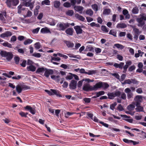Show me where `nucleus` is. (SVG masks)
<instances>
[{"label":"nucleus","instance_id":"f257e3e1","mask_svg":"<svg viewBox=\"0 0 146 146\" xmlns=\"http://www.w3.org/2000/svg\"><path fill=\"white\" fill-rule=\"evenodd\" d=\"M139 17L137 19V21L138 23V26L142 27L145 24L144 21H146V15L144 13L140 14L139 16Z\"/></svg>","mask_w":146,"mask_h":146},{"label":"nucleus","instance_id":"f03ea898","mask_svg":"<svg viewBox=\"0 0 146 146\" xmlns=\"http://www.w3.org/2000/svg\"><path fill=\"white\" fill-rule=\"evenodd\" d=\"M0 54L2 56L5 57L8 61L10 60L13 57V55L11 52H7L5 51H1Z\"/></svg>","mask_w":146,"mask_h":146},{"label":"nucleus","instance_id":"7ed1b4c3","mask_svg":"<svg viewBox=\"0 0 146 146\" xmlns=\"http://www.w3.org/2000/svg\"><path fill=\"white\" fill-rule=\"evenodd\" d=\"M120 94L121 93L120 92L118 91L112 93H109L108 95L109 99H113L116 96L119 97Z\"/></svg>","mask_w":146,"mask_h":146},{"label":"nucleus","instance_id":"20e7f679","mask_svg":"<svg viewBox=\"0 0 146 146\" xmlns=\"http://www.w3.org/2000/svg\"><path fill=\"white\" fill-rule=\"evenodd\" d=\"M70 24L68 23H60L58 24L57 25V27L59 28V29L61 31H64L67 28L70 26Z\"/></svg>","mask_w":146,"mask_h":146},{"label":"nucleus","instance_id":"39448f33","mask_svg":"<svg viewBox=\"0 0 146 146\" xmlns=\"http://www.w3.org/2000/svg\"><path fill=\"white\" fill-rule=\"evenodd\" d=\"M34 3L35 1L33 0L23 2L24 5L27 7H29L31 10H32L33 8Z\"/></svg>","mask_w":146,"mask_h":146},{"label":"nucleus","instance_id":"423d86ee","mask_svg":"<svg viewBox=\"0 0 146 146\" xmlns=\"http://www.w3.org/2000/svg\"><path fill=\"white\" fill-rule=\"evenodd\" d=\"M45 91L47 92L50 95H56L61 97V95L59 94L57 90L53 89H51L50 91L47 90H45Z\"/></svg>","mask_w":146,"mask_h":146},{"label":"nucleus","instance_id":"0eeeda50","mask_svg":"<svg viewBox=\"0 0 146 146\" xmlns=\"http://www.w3.org/2000/svg\"><path fill=\"white\" fill-rule=\"evenodd\" d=\"M83 90L86 91L93 90L92 86H90L88 83L84 84L83 87Z\"/></svg>","mask_w":146,"mask_h":146},{"label":"nucleus","instance_id":"6e6552de","mask_svg":"<svg viewBox=\"0 0 146 146\" xmlns=\"http://www.w3.org/2000/svg\"><path fill=\"white\" fill-rule=\"evenodd\" d=\"M135 103H133L134 104H140V102L142 100V96H141L138 95L135 97L134 99Z\"/></svg>","mask_w":146,"mask_h":146},{"label":"nucleus","instance_id":"1a4fd4ad","mask_svg":"<svg viewBox=\"0 0 146 146\" xmlns=\"http://www.w3.org/2000/svg\"><path fill=\"white\" fill-rule=\"evenodd\" d=\"M74 29L77 35L80 34L82 33L83 30L79 26L77 25L74 27Z\"/></svg>","mask_w":146,"mask_h":146},{"label":"nucleus","instance_id":"9d476101","mask_svg":"<svg viewBox=\"0 0 146 146\" xmlns=\"http://www.w3.org/2000/svg\"><path fill=\"white\" fill-rule=\"evenodd\" d=\"M121 116L122 117L125 118L123 119L124 120L127 121L130 123H132L133 122V119L129 118L130 117L126 115H121Z\"/></svg>","mask_w":146,"mask_h":146},{"label":"nucleus","instance_id":"9b49d317","mask_svg":"<svg viewBox=\"0 0 146 146\" xmlns=\"http://www.w3.org/2000/svg\"><path fill=\"white\" fill-rule=\"evenodd\" d=\"M102 82H99L97 83L93 86H92V90H96L98 88H102Z\"/></svg>","mask_w":146,"mask_h":146},{"label":"nucleus","instance_id":"f8f14e48","mask_svg":"<svg viewBox=\"0 0 146 146\" xmlns=\"http://www.w3.org/2000/svg\"><path fill=\"white\" fill-rule=\"evenodd\" d=\"M74 10L79 12L80 13L82 14V11L84 9V8L82 6H75L74 7Z\"/></svg>","mask_w":146,"mask_h":146},{"label":"nucleus","instance_id":"ddd939ff","mask_svg":"<svg viewBox=\"0 0 146 146\" xmlns=\"http://www.w3.org/2000/svg\"><path fill=\"white\" fill-rule=\"evenodd\" d=\"M77 85V82L72 80L70 84V86L71 89H74L76 88Z\"/></svg>","mask_w":146,"mask_h":146},{"label":"nucleus","instance_id":"4468645a","mask_svg":"<svg viewBox=\"0 0 146 146\" xmlns=\"http://www.w3.org/2000/svg\"><path fill=\"white\" fill-rule=\"evenodd\" d=\"M12 34L10 31H7L4 33H2L0 35V36L1 38H5V37H8L11 36Z\"/></svg>","mask_w":146,"mask_h":146},{"label":"nucleus","instance_id":"2eb2a0df","mask_svg":"<svg viewBox=\"0 0 146 146\" xmlns=\"http://www.w3.org/2000/svg\"><path fill=\"white\" fill-rule=\"evenodd\" d=\"M73 29L71 28H68L65 31L67 35L70 36H72L73 35Z\"/></svg>","mask_w":146,"mask_h":146},{"label":"nucleus","instance_id":"dca6fc26","mask_svg":"<svg viewBox=\"0 0 146 146\" xmlns=\"http://www.w3.org/2000/svg\"><path fill=\"white\" fill-rule=\"evenodd\" d=\"M53 73V71L52 70H46L44 72V75L46 77L48 78L50 74H52Z\"/></svg>","mask_w":146,"mask_h":146},{"label":"nucleus","instance_id":"f3484780","mask_svg":"<svg viewBox=\"0 0 146 146\" xmlns=\"http://www.w3.org/2000/svg\"><path fill=\"white\" fill-rule=\"evenodd\" d=\"M125 82L126 84H130L131 83L135 84L137 83V81H136L135 79H127L125 80Z\"/></svg>","mask_w":146,"mask_h":146},{"label":"nucleus","instance_id":"a211bd4d","mask_svg":"<svg viewBox=\"0 0 146 146\" xmlns=\"http://www.w3.org/2000/svg\"><path fill=\"white\" fill-rule=\"evenodd\" d=\"M136 108L135 110L136 111L140 112L143 111V107L141 106L140 104H136Z\"/></svg>","mask_w":146,"mask_h":146},{"label":"nucleus","instance_id":"6ab92c4d","mask_svg":"<svg viewBox=\"0 0 146 146\" xmlns=\"http://www.w3.org/2000/svg\"><path fill=\"white\" fill-rule=\"evenodd\" d=\"M75 17L78 20L82 21H84L85 19L83 16L80 15L78 14H76L75 15Z\"/></svg>","mask_w":146,"mask_h":146},{"label":"nucleus","instance_id":"aec40b11","mask_svg":"<svg viewBox=\"0 0 146 146\" xmlns=\"http://www.w3.org/2000/svg\"><path fill=\"white\" fill-rule=\"evenodd\" d=\"M40 31L42 33H51L49 29L46 27H45L42 29Z\"/></svg>","mask_w":146,"mask_h":146},{"label":"nucleus","instance_id":"412c9836","mask_svg":"<svg viewBox=\"0 0 146 146\" xmlns=\"http://www.w3.org/2000/svg\"><path fill=\"white\" fill-rule=\"evenodd\" d=\"M25 108L30 111V112L33 114H34L35 113V110L34 108H32L30 106H27Z\"/></svg>","mask_w":146,"mask_h":146},{"label":"nucleus","instance_id":"4be33fe9","mask_svg":"<svg viewBox=\"0 0 146 146\" xmlns=\"http://www.w3.org/2000/svg\"><path fill=\"white\" fill-rule=\"evenodd\" d=\"M53 3L54 7L56 9L59 8L61 4L60 1H55Z\"/></svg>","mask_w":146,"mask_h":146},{"label":"nucleus","instance_id":"5701e85b","mask_svg":"<svg viewBox=\"0 0 146 146\" xmlns=\"http://www.w3.org/2000/svg\"><path fill=\"white\" fill-rule=\"evenodd\" d=\"M123 14L125 15L126 19H129L130 17V16L129 14L128 11L126 9H124L123 10Z\"/></svg>","mask_w":146,"mask_h":146},{"label":"nucleus","instance_id":"b1692460","mask_svg":"<svg viewBox=\"0 0 146 146\" xmlns=\"http://www.w3.org/2000/svg\"><path fill=\"white\" fill-rule=\"evenodd\" d=\"M27 69L28 71L34 72L36 70V68L34 66L31 65L28 66L27 67Z\"/></svg>","mask_w":146,"mask_h":146},{"label":"nucleus","instance_id":"393cba45","mask_svg":"<svg viewBox=\"0 0 146 146\" xmlns=\"http://www.w3.org/2000/svg\"><path fill=\"white\" fill-rule=\"evenodd\" d=\"M16 90L18 94L20 93L23 89L22 85H18L16 87Z\"/></svg>","mask_w":146,"mask_h":146},{"label":"nucleus","instance_id":"a878e982","mask_svg":"<svg viewBox=\"0 0 146 146\" xmlns=\"http://www.w3.org/2000/svg\"><path fill=\"white\" fill-rule=\"evenodd\" d=\"M124 65V63L123 62H121L119 64L115 63L114 64V66L116 68H119L120 69H122Z\"/></svg>","mask_w":146,"mask_h":146},{"label":"nucleus","instance_id":"bb28decb","mask_svg":"<svg viewBox=\"0 0 146 146\" xmlns=\"http://www.w3.org/2000/svg\"><path fill=\"white\" fill-rule=\"evenodd\" d=\"M51 77L52 79L55 80L58 82H59L60 81V76H59L52 75L51 76Z\"/></svg>","mask_w":146,"mask_h":146},{"label":"nucleus","instance_id":"cd10ccee","mask_svg":"<svg viewBox=\"0 0 146 146\" xmlns=\"http://www.w3.org/2000/svg\"><path fill=\"white\" fill-rule=\"evenodd\" d=\"M64 42L68 48H72L74 46V44L70 41L65 40Z\"/></svg>","mask_w":146,"mask_h":146},{"label":"nucleus","instance_id":"c85d7f7f","mask_svg":"<svg viewBox=\"0 0 146 146\" xmlns=\"http://www.w3.org/2000/svg\"><path fill=\"white\" fill-rule=\"evenodd\" d=\"M86 14L91 16L92 15L93 13V12L92 10L90 9H87L85 11Z\"/></svg>","mask_w":146,"mask_h":146},{"label":"nucleus","instance_id":"c756f323","mask_svg":"<svg viewBox=\"0 0 146 146\" xmlns=\"http://www.w3.org/2000/svg\"><path fill=\"white\" fill-rule=\"evenodd\" d=\"M48 23L52 26H54L55 25V21L51 18H50L48 21Z\"/></svg>","mask_w":146,"mask_h":146},{"label":"nucleus","instance_id":"7c9ffc66","mask_svg":"<svg viewBox=\"0 0 146 146\" xmlns=\"http://www.w3.org/2000/svg\"><path fill=\"white\" fill-rule=\"evenodd\" d=\"M116 27L117 28H124L127 27V25L123 23H119L117 25Z\"/></svg>","mask_w":146,"mask_h":146},{"label":"nucleus","instance_id":"2f4dec72","mask_svg":"<svg viewBox=\"0 0 146 146\" xmlns=\"http://www.w3.org/2000/svg\"><path fill=\"white\" fill-rule=\"evenodd\" d=\"M46 69L43 67L39 68H38L36 71V73H38L43 72Z\"/></svg>","mask_w":146,"mask_h":146},{"label":"nucleus","instance_id":"473e14b6","mask_svg":"<svg viewBox=\"0 0 146 146\" xmlns=\"http://www.w3.org/2000/svg\"><path fill=\"white\" fill-rule=\"evenodd\" d=\"M135 108V106L134 105L130 104L127 107V109L128 110L131 111H132Z\"/></svg>","mask_w":146,"mask_h":146},{"label":"nucleus","instance_id":"72a5a7b5","mask_svg":"<svg viewBox=\"0 0 146 146\" xmlns=\"http://www.w3.org/2000/svg\"><path fill=\"white\" fill-rule=\"evenodd\" d=\"M139 9L137 7H134L132 10V13L134 14H137L139 12Z\"/></svg>","mask_w":146,"mask_h":146},{"label":"nucleus","instance_id":"f704fd0d","mask_svg":"<svg viewBox=\"0 0 146 146\" xmlns=\"http://www.w3.org/2000/svg\"><path fill=\"white\" fill-rule=\"evenodd\" d=\"M41 4L42 5H50V1L49 0H44L42 1Z\"/></svg>","mask_w":146,"mask_h":146},{"label":"nucleus","instance_id":"c9c22d12","mask_svg":"<svg viewBox=\"0 0 146 146\" xmlns=\"http://www.w3.org/2000/svg\"><path fill=\"white\" fill-rule=\"evenodd\" d=\"M96 73V71L94 70H89L88 72H86V74H88V75H92Z\"/></svg>","mask_w":146,"mask_h":146},{"label":"nucleus","instance_id":"e433bc0d","mask_svg":"<svg viewBox=\"0 0 146 146\" xmlns=\"http://www.w3.org/2000/svg\"><path fill=\"white\" fill-rule=\"evenodd\" d=\"M111 11L110 9H104L103 13L104 15H108L110 13Z\"/></svg>","mask_w":146,"mask_h":146},{"label":"nucleus","instance_id":"4c0bfd02","mask_svg":"<svg viewBox=\"0 0 146 146\" xmlns=\"http://www.w3.org/2000/svg\"><path fill=\"white\" fill-rule=\"evenodd\" d=\"M66 14L69 16H72L74 12L72 10H69L66 12Z\"/></svg>","mask_w":146,"mask_h":146},{"label":"nucleus","instance_id":"58836bf2","mask_svg":"<svg viewBox=\"0 0 146 146\" xmlns=\"http://www.w3.org/2000/svg\"><path fill=\"white\" fill-rule=\"evenodd\" d=\"M33 40L30 39H28L25 41L24 44L25 45H27L28 44L31 43L33 42Z\"/></svg>","mask_w":146,"mask_h":146},{"label":"nucleus","instance_id":"ea45409f","mask_svg":"<svg viewBox=\"0 0 146 146\" xmlns=\"http://www.w3.org/2000/svg\"><path fill=\"white\" fill-rule=\"evenodd\" d=\"M110 35H112L114 36H116V32L114 30H111L109 33Z\"/></svg>","mask_w":146,"mask_h":146},{"label":"nucleus","instance_id":"a19ab883","mask_svg":"<svg viewBox=\"0 0 146 146\" xmlns=\"http://www.w3.org/2000/svg\"><path fill=\"white\" fill-rule=\"evenodd\" d=\"M11 2L12 5L16 6L19 3L18 0H11Z\"/></svg>","mask_w":146,"mask_h":146},{"label":"nucleus","instance_id":"79ce46f5","mask_svg":"<svg viewBox=\"0 0 146 146\" xmlns=\"http://www.w3.org/2000/svg\"><path fill=\"white\" fill-rule=\"evenodd\" d=\"M102 87L104 89H106L109 87V85L106 83H103L102 82Z\"/></svg>","mask_w":146,"mask_h":146},{"label":"nucleus","instance_id":"37998d69","mask_svg":"<svg viewBox=\"0 0 146 146\" xmlns=\"http://www.w3.org/2000/svg\"><path fill=\"white\" fill-rule=\"evenodd\" d=\"M104 94V92L103 91H101L98 92L96 93V97H94V98H96V97H98Z\"/></svg>","mask_w":146,"mask_h":146},{"label":"nucleus","instance_id":"c03bdc74","mask_svg":"<svg viewBox=\"0 0 146 146\" xmlns=\"http://www.w3.org/2000/svg\"><path fill=\"white\" fill-rule=\"evenodd\" d=\"M63 5L64 7H70L71 6V4L70 3L67 2L64 3L63 4Z\"/></svg>","mask_w":146,"mask_h":146},{"label":"nucleus","instance_id":"a18cd8bd","mask_svg":"<svg viewBox=\"0 0 146 146\" xmlns=\"http://www.w3.org/2000/svg\"><path fill=\"white\" fill-rule=\"evenodd\" d=\"M92 8L93 9L96 11H97L98 10V6L96 4L93 5L92 6Z\"/></svg>","mask_w":146,"mask_h":146},{"label":"nucleus","instance_id":"49530a36","mask_svg":"<svg viewBox=\"0 0 146 146\" xmlns=\"http://www.w3.org/2000/svg\"><path fill=\"white\" fill-rule=\"evenodd\" d=\"M35 47L36 49L40 48V44L39 42L36 43L35 44Z\"/></svg>","mask_w":146,"mask_h":146},{"label":"nucleus","instance_id":"de8ad7c7","mask_svg":"<svg viewBox=\"0 0 146 146\" xmlns=\"http://www.w3.org/2000/svg\"><path fill=\"white\" fill-rule=\"evenodd\" d=\"M116 105V102H114L113 103L110 105V108L112 110H113Z\"/></svg>","mask_w":146,"mask_h":146},{"label":"nucleus","instance_id":"09e8293b","mask_svg":"<svg viewBox=\"0 0 146 146\" xmlns=\"http://www.w3.org/2000/svg\"><path fill=\"white\" fill-rule=\"evenodd\" d=\"M60 60V58L58 57H51V60L52 61H58Z\"/></svg>","mask_w":146,"mask_h":146},{"label":"nucleus","instance_id":"8fccbe9b","mask_svg":"<svg viewBox=\"0 0 146 146\" xmlns=\"http://www.w3.org/2000/svg\"><path fill=\"white\" fill-rule=\"evenodd\" d=\"M114 45L118 48L123 49L124 48V46H123L119 44H115Z\"/></svg>","mask_w":146,"mask_h":146},{"label":"nucleus","instance_id":"3c124183","mask_svg":"<svg viewBox=\"0 0 146 146\" xmlns=\"http://www.w3.org/2000/svg\"><path fill=\"white\" fill-rule=\"evenodd\" d=\"M32 56L37 58H39L41 57V55L39 53H35L32 54Z\"/></svg>","mask_w":146,"mask_h":146},{"label":"nucleus","instance_id":"603ef678","mask_svg":"<svg viewBox=\"0 0 146 146\" xmlns=\"http://www.w3.org/2000/svg\"><path fill=\"white\" fill-rule=\"evenodd\" d=\"M83 100L85 103H89L90 102L91 99L90 98H85L83 99Z\"/></svg>","mask_w":146,"mask_h":146},{"label":"nucleus","instance_id":"864d4df0","mask_svg":"<svg viewBox=\"0 0 146 146\" xmlns=\"http://www.w3.org/2000/svg\"><path fill=\"white\" fill-rule=\"evenodd\" d=\"M111 75L113 76H114L117 79L119 80L120 76L117 73H113V74H111Z\"/></svg>","mask_w":146,"mask_h":146},{"label":"nucleus","instance_id":"5fc2aeb1","mask_svg":"<svg viewBox=\"0 0 146 146\" xmlns=\"http://www.w3.org/2000/svg\"><path fill=\"white\" fill-rule=\"evenodd\" d=\"M84 81V79L82 80L79 81L77 84V86L78 87H80L82 85L83 81Z\"/></svg>","mask_w":146,"mask_h":146},{"label":"nucleus","instance_id":"6e6d98bb","mask_svg":"<svg viewBox=\"0 0 146 146\" xmlns=\"http://www.w3.org/2000/svg\"><path fill=\"white\" fill-rule=\"evenodd\" d=\"M133 31L137 35V37H138V35L139 33V29L136 28H134L133 29Z\"/></svg>","mask_w":146,"mask_h":146},{"label":"nucleus","instance_id":"4d7b16f0","mask_svg":"<svg viewBox=\"0 0 146 146\" xmlns=\"http://www.w3.org/2000/svg\"><path fill=\"white\" fill-rule=\"evenodd\" d=\"M101 29L102 31H104L105 32H108V30L107 29L106 27L104 26H102Z\"/></svg>","mask_w":146,"mask_h":146},{"label":"nucleus","instance_id":"13d9d810","mask_svg":"<svg viewBox=\"0 0 146 146\" xmlns=\"http://www.w3.org/2000/svg\"><path fill=\"white\" fill-rule=\"evenodd\" d=\"M14 60L15 63L16 64H18L20 60V58L18 57H14Z\"/></svg>","mask_w":146,"mask_h":146},{"label":"nucleus","instance_id":"bf43d9fd","mask_svg":"<svg viewBox=\"0 0 146 146\" xmlns=\"http://www.w3.org/2000/svg\"><path fill=\"white\" fill-rule=\"evenodd\" d=\"M117 109L120 111H122L123 110V108L121 104L118 105L117 107Z\"/></svg>","mask_w":146,"mask_h":146},{"label":"nucleus","instance_id":"052dcab7","mask_svg":"<svg viewBox=\"0 0 146 146\" xmlns=\"http://www.w3.org/2000/svg\"><path fill=\"white\" fill-rule=\"evenodd\" d=\"M74 113L73 112H67V113L65 114V116L66 118H68L69 116L71 115L74 114Z\"/></svg>","mask_w":146,"mask_h":146},{"label":"nucleus","instance_id":"680f3d73","mask_svg":"<svg viewBox=\"0 0 146 146\" xmlns=\"http://www.w3.org/2000/svg\"><path fill=\"white\" fill-rule=\"evenodd\" d=\"M126 75L125 74H122L121 76V78H119V80L121 81H123L125 78Z\"/></svg>","mask_w":146,"mask_h":146},{"label":"nucleus","instance_id":"e2e57ef3","mask_svg":"<svg viewBox=\"0 0 146 146\" xmlns=\"http://www.w3.org/2000/svg\"><path fill=\"white\" fill-rule=\"evenodd\" d=\"M71 5L72 6L75 5L76 3V0H70Z\"/></svg>","mask_w":146,"mask_h":146},{"label":"nucleus","instance_id":"0e129e2a","mask_svg":"<svg viewBox=\"0 0 146 146\" xmlns=\"http://www.w3.org/2000/svg\"><path fill=\"white\" fill-rule=\"evenodd\" d=\"M126 34L125 32H121L119 33V36L120 37L125 36Z\"/></svg>","mask_w":146,"mask_h":146},{"label":"nucleus","instance_id":"69168bd1","mask_svg":"<svg viewBox=\"0 0 146 146\" xmlns=\"http://www.w3.org/2000/svg\"><path fill=\"white\" fill-rule=\"evenodd\" d=\"M127 38L130 39L132 40L133 39L132 36L130 33H128L127 34Z\"/></svg>","mask_w":146,"mask_h":146},{"label":"nucleus","instance_id":"338daca9","mask_svg":"<svg viewBox=\"0 0 146 146\" xmlns=\"http://www.w3.org/2000/svg\"><path fill=\"white\" fill-rule=\"evenodd\" d=\"M135 66L134 65H132L129 68V70L130 71H132L135 70Z\"/></svg>","mask_w":146,"mask_h":146},{"label":"nucleus","instance_id":"774afa93","mask_svg":"<svg viewBox=\"0 0 146 146\" xmlns=\"http://www.w3.org/2000/svg\"><path fill=\"white\" fill-rule=\"evenodd\" d=\"M133 96V94L131 92L127 94V97L129 99H130L132 98Z\"/></svg>","mask_w":146,"mask_h":146}]
</instances>
